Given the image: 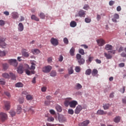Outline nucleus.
I'll return each mask as SVG.
<instances>
[{
  "mask_svg": "<svg viewBox=\"0 0 126 126\" xmlns=\"http://www.w3.org/2000/svg\"><path fill=\"white\" fill-rule=\"evenodd\" d=\"M76 59L78 61V63L79 65H81L82 64H84L85 63V60L83 58H81V55L79 54H77L76 55Z\"/></svg>",
  "mask_w": 126,
  "mask_h": 126,
  "instance_id": "f257e3e1",
  "label": "nucleus"
},
{
  "mask_svg": "<svg viewBox=\"0 0 126 126\" xmlns=\"http://www.w3.org/2000/svg\"><path fill=\"white\" fill-rule=\"evenodd\" d=\"M5 40H6V38L0 36V46L1 48L3 49H5L6 48V43H5Z\"/></svg>",
  "mask_w": 126,
  "mask_h": 126,
  "instance_id": "f03ea898",
  "label": "nucleus"
},
{
  "mask_svg": "<svg viewBox=\"0 0 126 126\" xmlns=\"http://www.w3.org/2000/svg\"><path fill=\"white\" fill-rule=\"evenodd\" d=\"M8 63L10 64V65H13L14 67H16L18 64L17 60L16 59H10L8 60Z\"/></svg>",
  "mask_w": 126,
  "mask_h": 126,
  "instance_id": "7ed1b4c3",
  "label": "nucleus"
},
{
  "mask_svg": "<svg viewBox=\"0 0 126 126\" xmlns=\"http://www.w3.org/2000/svg\"><path fill=\"white\" fill-rule=\"evenodd\" d=\"M7 120V114L0 112V121H1L2 122H5V121H6Z\"/></svg>",
  "mask_w": 126,
  "mask_h": 126,
  "instance_id": "20e7f679",
  "label": "nucleus"
},
{
  "mask_svg": "<svg viewBox=\"0 0 126 126\" xmlns=\"http://www.w3.org/2000/svg\"><path fill=\"white\" fill-rule=\"evenodd\" d=\"M24 70H25V67L22 65H20L17 68V71L19 74H22Z\"/></svg>",
  "mask_w": 126,
  "mask_h": 126,
  "instance_id": "39448f33",
  "label": "nucleus"
},
{
  "mask_svg": "<svg viewBox=\"0 0 126 126\" xmlns=\"http://www.w3.org/2000/svg\"><path fill=\"white\" fill-rule=\"evenodd\" d=\"M52 70V66H46L43 68L42 71L45 73H49Z\"/></svg>",
  "mask_w": 126,
  "mask_h": 126,
  "instance_id": "423d86ee",
  "label": "nucleus"
},
{
  "mask_svg": "<svg viewBox=\"0 0 126 126\" xmlns=\"http://www.w3.org/2000/svg\"><path fill=\"white\" fill-rule=\"evenodd\" d=\"M82 110H83L82 106L80 105H78L75 110V114H76V115H78Z\"/></svg>",
  "mask_w": 126,
  "mask_h": 126,
  "instance_id": "0eeeda50",
  "label": "nucleus"
},
{
  "mask_svg": "<svg viewBox=\"0 0 126 126\" xmlns=\"http://www.w3.org/2000/svg\"><path fill=\"white\" fill-rule=\"evenodd\" d=\"M51 43L53 45V46H58L59 45V40L55 38H52L50 40Z\"/></svg>",
  "mask_w": 126,
  "mask_h": 126,
  "instance_id": "6e6552de",
  "label": "nucleus"
},
{
  "mask_svg": "<svg viewBox=\"0 0 126 126\" xmlns=\"http://www.w3.org/2000/svg\"><path fill=\"white\" fill-rule=\"evenodd\" d=\"M78 104V102L76 100H72L70 101V107L74 109Z\"/></svg>",
  "mask_w": 126,
  "mask_h": 126,
  "instance_id": "1a4fd4ad",
  "label": "nucleus"
},
{
  "mask_svg": "<svg viewBox=\"0 0 126 126\" xmlns=\"http://www.w3.org/2000/svg\"><path fill=\"white\" fill-rule=\"evenodd\" d=\"M117 19H120V15L118 14L115 13L114 14L113 18H112V20L113 22L115 23H117Z\"/></svg>",
  "mask_w": 126,
  "mask_h": 126,
  "instance_id": "9d476101",
  "label": "nucleus"
},
{
  "mask_svg": "<svg viewBox=\"0 0 126 126\" xmlns=\"http://www.w3.org/2000/svg\"><path fill=\"white\" fill-rule=\"evenodd\" d=\"M96 42L98 45L99 46H104V45H105V40L103 39H97L96 40Z\"/></svg>",
  "mask_w": 126,
  "mask_h": 126,
  "instance_id": "9b49d317",
  "label": "nucleus"
},
{
  "mask_svg": "<svg viewBox=\"0 0 126 126\" xmlns=\"http://www.w3.org/2000/svg\"><path fill=\"white\" fill-rule=\"evenodd\" d=\"M96 115H99L100 116H103L104 115H107V112L101 110V109H99L98 110L97 112H96Z\"/></svg>",
  "mask_w": 126,
  "mask_h": 126,
  "instance_id": "f8f14e48",
  "label": "nucleus"
},
{
  "mask_svg": "<svg viewBox=\"0 0 126 126\" xmlns=\"http://www.w3.org/2000/svg\"><path fill=\"white\" fill-rule=\"evenodd\" d=\"M86 11L84 10H81L79 11L78 12V15L80 17H85V16L86 15Z\"/></svg>",
  "mask_w": 126,
  "mask_h": 126,
  "instance_id": "ddd939ff",
  "label": "nucleus"
},
{
  "mask_svg": "<svg viewBox=\"0 0 126 126\" xmlns=\"http://www.w3.org/2000/svg\"><path fill=\"white\" fill-rule=\"evenodd\" d=\"M90 122L89 120H86L82 123H80L78 124L79 126H87L89 125Z\"/></svg>",
  "mask_w": 126,
  "mask_h": 126,
  "instance_id": "4468645a",
  "label": "nucleus"
},
{
  "mask_svg": "<svg viewBox=\"0 0 126 126\" xmlns=\"http://www.w3.org/2000/svg\"><path fill=\"white\" fill-rule=\"evenodd\" d=\"M19 32H22L23 30H24V26H23V24L22 23H20L18 25V28Z\"/></svg>",
  "mask_w": 126,
  "mask_h": 126,
  "instance_id": "2eb2a0df",
  "label": "nucleus"
},
{
  "mask_svg": "<svg viewBox=\"0 0 126 126\" xmlns=\"http://www.w3.org/2000/svg\"><path fill=\"white\" fill-rule=\"evenodd\" d=\"M104 56L106 58L107 60H111V59L113 58V56L109 53V51L108 52V53H104Z\"/></svg>",
  "mask_w": 126,
  "mask_h": 126,
  "instance_id": "dca6fc26",
  "label": "nucleus"
},
{
  "mask_svg": "<svg viewBox=\"0 0 126 126\" xmlns=\"http://www.w3.org/2000/svg\"><path fill=\"white\" fill-rule=\"evenodd\" d=\"M5 110H9L10 109V102L9 101L5 102Z\"/></svg>",
  "mask_w": 126,
  "mask_h": 126,
  "instance_id": "f3484780",
  "label": "nucleus"
},
{
  "mask_svg": "<svg viewBox=\"0 0 126 126\" xmlns=\"http://www.w3.org/2000/svg\"><path fill=\"white\" fill-rule=\"evenodd\" d=\"M121 119L122 118L120 116H116L114 119V122L116 124H118V123H120L121 122Z\"/></svg>",
  "mask_w": 126,
  "mask_h": 126,
  "instance_id": "a211bd4d",
  "label": "nucleus"
},
{
  "mask_svg": "<svg viewBox=\"0 0 126 126\" xmlns=\"http://www.w3.org/2000/svg\"><path fill=\"white\" fill-rule=\"evenodd\" d=\"M32 52L33 55H39L40 54V50L38 49H32Z\"/></svg>",
  "mask_w": 126,
  "mask_h": 126,
  "instance_id": "6ab92c4d",
  "label": "nucleus"
},
{
  "mask_svg": "<svg viewBox=\"0 0 126 126\" xmlns=\"http://www.w3.org/2000/svg\"><path fill=\"white\" fill-rule=\"evenodd\" d=\"M12 17L14 19H16V18H18V13L16 12H13L12 13Z\"/></svg>",
  "mask_w": 126,
  "mask_h": 126,
  "instance_id": "aec40b11",
  "label": "nucleus"
},
{
  "mask_svg": "<svg viewBox=\"0 0 126 126\" xmlns=\"http://www.w3.org/2000/svg\"><path fill=\"white\" fill-rule=\"evenodd\" d=\"M105 50L109 51L110 50H113V46L110 44H106L105 47Z\"/></svg>",
  "mask_w": 126,
  "mask_h": 126,
  "instance_id": "412c9836",
  "label": "nucleus"
},
{
  "mask_svg": "<svg viewBox=\"0 0 126 126\" xmlns=\"http://www.w3.org/2000/svg\"><path fill=\"white\" fill-rule=\"evenodd\" d=\"M10 77H11V79L13 80H16V76L15 74H13L12 72H10Z\"/></svg>",
  "mask_w": 126,
  "mask_h": 126,
  "instance_id": "4be33fe9",
  "label": "nucleus"
},
{
  "mask_svg": "<svg viewBox=\"0 0 126 126\" xmlns=\"http://www.w3.org/2000/svg\"><path fill=\"white\" fill-rule=\"evenodd\" d=\"M111 107L110 104H104L103 105V108L104 110H108V109Z\"/></svg>",
  "mask_w": 126,
  "mask_h": 126,
  "instance_id": "5701e85b",
  "label": "nucleus"
},
{
  "mask_svg": "<svg viewBox=\"0 0 126 126\" xmlns=\"http://www.w3.org/2000/svg\"><path fill=\"white\" fill-rule=\"evenodd\" d=\"M9 66L8 64L6 63L2 64V68L4 71L7 70Z\"/></svg>",
  "mask_w": 126,
  "mask_h": 126,
  "instance_id": "b1692460",
  "label": "nucleus"
},
{
  "mask_svg": "<svg viewBox=\"0 0 126 126\" xmlns=\"http://www.w3.org/2000/svg\"><path fill=\"white\" fill-rule=\"evenodd\" d=\"M2 77H3L4 78H10V76L9 75V74H8V73H3L2 74Z\"/></svg>",
  "mask_w": 126,
  "mask_h": 126,
  "instance_id": "393cba45",
  "label": "nucleus"
},
{
  "mask_svg": "<svg viewBox=\"0 0 126 126\" xmlns=\"http://www.w3.org/2000/svg\"><path fill=\"white\" fill-rule=\"evenodd\" d=\"M92 73V70L91 69L89 68L86 70L85 74L86 75H90Z\"/></svg>",
  "mask_w": 126,
  "mask_h": 126,
  "instance_id": "a878e982",
  "label": "nucleus"
},
{
  "mask_svg": "<svg viewBox=\"0 0 126 126\" xmlns=\"http://www.w3.org/2000/svg\"><path fill=\"white\" fill-rule=\"evenodd\" d=\"M93 76H95L96 74H98V70L94 69L92 72Z\"/></svg>",
  "mask_w": 126,
  "mask_h": 126,
  "instance_id": "bb28decb",
  "label": "nucleus"
},
{
  "mask_svg": "<svg viewBox=\"0 0 126 126\" xmlns=\"http://www.w3.org/2000/svg\"><path fill=\"white\" fill-rule=\"evenodd\" d=\"M77 25L76 22L74 21H72L70 23V27H75Z\"/></svg>",
  "mask_w": 126,
  "mask_h": 126,
  "instance_id": "cd10ccee",
  "label": "nucleus"
},
{
  "mask_svg": "<svg viewBox=\"0 0 126 126\" xmlns=\"http://www.w3.org/2000/svg\"><path fill=\"white\" fill-rule=\"evenodd\" d=\"M22 110V108H21V105H18L17 108V114H20L21 113Z\"/></svg>",
  "mask_w": 126,
  "mask_h": 126,
  "instance_id": "c85d7f7f",
  "label": "nucleus"
},
{
  "mask_svg": "<svg viewBox=\"0 0 126 126\" xmlns=\"http://www.w3.org/2000/svg\"><path fill=\"white\" fill-rule=\"evenodd\" d=\"M31 19L35 20V21H39V19L35 15H32L31 16Z\"/></svg>",
  "mask_w": 126,
  "mask_h": 126,
  "instance_id": "c756f323",
  "label": "nucleus"
},
{
  "mask_svg": "<svg viewBox=\"0 0 126 126\" xmlns=\"http://www.w3.org/2000/svg\"><path fill=\"white\" fill-rule=\"evenodd\" d=\"M55 108L57 112H62V111H63V109L62 108V107L60 105H57Z\"/></svg>",
  "mask_w": 126,
  "mask_h": 126,
  "instance_id": "7c9ffc66",
  "label": "nucleus"
},
{
  "mask_svg": "<svg viewBox=\"0 0 126 126\" xmlns=\"http://www.w3.org/2000/svg\"><path fill=\"white\" fill-rule=\"evenodd\" d=\"M50 76L52 77H55V76H57V72L55 70H53L50 72Z\"/></svg>",
  "mask_w": 126,
  "mask_h": 126,
  "instance_id": "2f4dec72",
  "label": "nucleus"
},
{
  "mask_svg": "<svg viewBox=\"0 0 126 126\" xmlns=\"http://www.w3.org/2000/svg\"><path fill=\"white\" fill-rule=\"evenodd\" d=\"M74 52H75V49H74L73 47H72L69 51L71 56H74Z\"/></svg>",
  "mask_w": 126,
  "mask_h": 126,
  "instance_id": "473e14b6",
  "label": "nucleus"
},
{
  "mask_svg": "<svg viewBox=\"0 0 126 126\" xmlns=\"http://www.w3.org/2000/svg\"><path fill=\"white\" fill-rule=\"evenodd\" d=\"M15 87L21 88L23 87V84L21 82L17 83L15 84Z\"/></svg>",
  "mask_w": 126,
  "mask_h": 126,
  "instance_id": "72a5a7b5",
  "label": "nucleus"
},
{
  "mask_svg": "<svg viewBox=\"0 0 126 126\" xmlns=\"http://www.w3.org/2000/svg\"><path fill=\"white\" fill-rule=\"evenodd\" d=\"M68 71L69 74H72L73 73V68L72 66H70L69 68H68Z\"/></svg>",
  "mask_w": 126,
  "mask_h": 126,
  "instance_id": "f704fd0d",
  "label": "nucleus"
},
{
  "mask_svg": "<svg viewBox=\"0 0 126 126\" xmlns=\"http://www.w3.org/2000/svg\"><path fill=\"white\" fill-rule=\"evenodd\" d=\"M22 56L26 58H28L29 57V53L26 51H24L22 52Z\"/></svg>",
  "mask_w": 126,
  "mask_h": 126,
  "instance_id": "c9c22d12",
  "label": "nucleus"
},
{
  "mask_svg": "<svg viewBox=\"0 0 126 126\" xmlns=\"http://www.w3.org/2000/svg\"><path fill=\"white\" fill-rule=\"evenodd\" d=\"M75 70L76 72H80V70H81V68L79 66H76L75 68Z\"/></svg>",
  "mask_w": 126,
  "mask_h": 126,
  "instance_id": "e433bc0d",
  "label": "nucleus"
},
{
  "mask_svg": "<svg viewBox=\"0 0 126 126\" xmlns=\"http://www.w3.org/2000/svg\"><path fill=\"white\" fill-rule=\"evenodd\" d=\"M70 101L68 100H65L64 102V105L65 106V107H68V106H70Z\"/></svg>",
  "mask_w": 126,
  "mask_h": 126,
  "instance_id": "4c0bfd02",
  "label": "nucleus"
},
{
  "mask_svg": "<svg viewBox=\"0 0 126 126\" xmlns=\"http://www.w3.org/2000/svg\"><path fill=\"white\" fill-rule=\"evenodd\" d=\"M47 121L48 122H54L55 121V118L52 116H50L48 117Z\"/></svg>",
  "mask_w": 126,
  "mask_h": 126,
  "instance_id": "58836bf2",
  "label": "nucleus"
},
{
  "mask_svg": "<svg viewBox=\"0 0 126 126\" xmlns=\"http://www.w3.org/2000/svg\"><path fill=\"white\" fill-rule=\"evenodd\" d=\"M81 88H82V86L81 85H80V84L79 83H77L76 85V89H81Z\"/></svg>",
  "mask_w": 126,
  "mask_h": 126,
  "instance_id": "ea45409f",
  "label": "nucleus"
},
{
  "mask_svg": "<svg viewBox=\"0 0 126 126\" xmlns=\"http://www.w3.org/2000/svg\"><path fill=\"white\" fill-rule=\"evenodd\" d=\"M26 99L28 100H32L33 97L31 95H27Z\"/></svg>",
  "mask_w": 126,
  "mask_h": 126,
  "instance_id": "a19ab883",
  "label": "nucleus"
},
{
  "mask_svg": "<svg viewBox=\"0 0 126 126\" xmlns=\"http://www.w3.org/2000/svg\"><path fill=\"white\" fill-rule=\"evenodd\" d=\"M39 16L41 19H44L45 17V14H44L43 13H40Z\"/></svg>",
  "mask_w": 126,
  "mask_h": 126,
  "instance_id": "79ce46f5",
  "label": "nucleus"
},
{
  "mask_svg": "<svg viewBox=\"0 0 126 126\" xmlns=\"http://www.w3.org/2000/svg\"><path fill=\"white\" fill-rule=\"evenodd\" d=\"M85 21L86 23H90V22H91V18H86L85 19Z\"/></svg>",
  "mask_w": 126,
  "mask_h": 126,
  "instance_id": "37998d69",
  "label": "nucleus"
},
{
  "mask_svg": "<svg viewBox=\"0 0 126 126\" xmlns=\"http://www.w3.org/2000/svg\"><path fill=\"white\" fill-rule=\"evenodd\" d=\"M59 121L60 122V123H63L64 122H65V118H62V117H60L59 118Z\"/></svg>",
  "mask_w": 126,
  "mask_h": 126,
  "instance_id": "c03bdc74",
  "label": "nucleus"
},
{
  "mask_svg": "<svg viewBox=\"0 0 126 126\" xmlns=\"http://www.w3.org/2000/svg\"><path fill=\"white\" fill-rule=\"evenodd\" d=\"M6 54L4 51H0V57H4Z\"/></svg>",
  "mask_w": 126,
  "mask_h": 126,
  "instance_id": "a18cd8bd",
  "label": "nucleus"
},
{
  "mask_svg": "<svg viewBox=\"0 0 126 126\" xmlns=\"http://www.w3.org/2000/svg\"><path fill=\"white\" fill-rule=\"evenodd\" d=\"M74 113V111L73 109H70L68 110V114H69V115H73Z\"/></svg>",
  "mask_w": 126,
  "mask_h": 126,
  "instance_id": "49530a36",
  "label": "nucleus"
},
{
  "mask_svg": "<svg viewBox=\"0 0 126 126\" xmlns=\"http://www.w3.org/2000/svg\"><path fill=\"white\" fill-rule=\"evenodd\" d=\"M19 102L20 104H23L24 103V98L23 97L20 98L19 99Z\"/></svg>",
  "mask_w": 126,
  "mask_h": 126,
  "instance_id": "de8ad7c7",
  "label": "nucleus"
},
{
  "mask_svg": "<svg viewBox=\"0 0 126 126\" xmlns=\"http://www.w3.org/2000/svg\"><path fill=\"white\" fill-rule=\"evenodd\" d=\"M16 113L13 110H11L10 111V115H11V117H14L15 116Z\"/></svg>",
  "mask_w": 126,
  "mask_h": 126,
  "instance_id": "09e8293b",
  "label": "nucleus"
},
{
  "mask_svg": "<svg viewBox=\"0 0 126 126\" xmlns=\"http://www.w3.org/2000/svg\"><path fill=\"white\" fill-rule=\"evenodd\" d=\"M79 54H81V55H82L83 56V55H84V54H85L84 53V50H83L82 49H79Z\"/></svg>",
  "mask_w": 126,
  "mask_h": 126,
  "instance_id": "8fccbe9b",
  "label": "nucleus"
},
{
  "mask_svg": "<svg viewBox=\"0 0 126 126\" xmlns=\"http://www.w3.org/2000/svg\"><path fill=\"white\" fill-rule=\"evenodd\" d=\"M63 42L64 44H66V45H68V39L67 38L65 37L63 38Z\"/></svg>",
  "mask_w": 126,
  "mask_h": 126,
  "instance_id": "3c124183",
  "label": "nucleus"
},
{
  "mask_svg": "<svg viewBox=\"0 0 126 126\" xmlns=\"http://www.w3.org/2000/svg\"><path fill=\"white\" fill-rule=\"evenodd\" d=\"M28 112H30V113H31V114H34L35 113V111L34 110H33L32 108H30L28 110Z\"/></svg>",
  "mask_w": 126,
  "mask_h": 126,
  "instance_id": "603ef678",
  "label": "nucleus"
},
{
  "mask_svg": "<svg viewBox=\"0 0 126 126\" xmlns=\"http://www.w3.org/2000/svg\"><path fill=\"white\" fill-rule=\"evenodd\" d=\"M44 104L45 105H46V106H49V105L50 104H51V101L50 100H46L44 102Z\"/></svg>",
  "mask_w": 126,
  "mask_h": 126,
  "instance_id": "864d4df0",
  "label": "nucleus"
},
{
  "mask_svg": "<svg viewBox=\"0 0 126 126\" xmlns=\"http://www.w3.org/2000/svg\"><path fill=\"white\" fill-rule=\"evenodd\" d=\"M109 5H110V6L114 5V4H115V1H113V0L110 1L109 2Z\"/></svg>",
  "mask_w": 126,
  "mask_h": 126,
  "instance_id": "5fc2aeb1",
  "label": "nucleus"
},
{
  "mask_svg": "<svg viewBox=\"0 0 126 126\" xmlns=\"http://www.w3.org/2000/svg\"><path fill=\"white\" fill-rule=\"evenodd\" d=\"M41 91H42V92H46V91H47V87H42Z\"/></svg>",
  "mask_w": 126,
  "mask_h": 126,
  "instance_id": "6e6d98bb",
  "label": "nucleus"
},
{
  "mask_svg": "<svg viewBox=\"0 0 126 126\" xmlns=\"http://www.w3.org/2000/svg\"><path fill=\"white\" fill-rule=\"evenodd\" d=\"M5 23H4V21L2 20H0V26H3V25H4Z\"/></svg>",
  "mask_w": 126,
  "mask_h": 126,
  "instance_id": "4d7b16f0",
  "label": "nucleus"
},
{
  "mask_svg": "<svg viewBox=\"0 0 126 126\" xmlns=\"http://www.w3.org/2000/svg\"><path fill=\"white\" fill-rule=\"evenodd\" d=\"M84 9L87 10V9H89V5L88 4H85L83 7Z\"/></svg>",
  "mask_w": 126,
  "mask_h": 126,
  "instance_id": "13d9d810",
  "label": "nucleus"
},
{
  "mask_svg": "<svg viewBox=\"0 0 126 126\" xmlns=\"http://www.w3.org/2000/svg\"><path fill=\"white\" fill-rule=\"evenodd\" d=\"M25 70H26V74H27L28 75H30V74H31V72H30L29 70H28L27 69H25Z\"/></svg>",
  "mask_w": 126,
  "mask_h": 126,
  "instance_id": "bf43d9fd",
  "label": "nucleus"
},
{
  "mask_svg": "<svg viewBox=\"0 0 126 126\" xmlns=\"http://www.w3.org/2000/svg\"><path fill=\"white\" fill-rule=\"evenodd\" d=\"M50 113L51 114V115H55L56 114V112L53 109H51L50 110Z\"/></svg>",
  "mask_w": 126,
  "mask_h": 126,
  "instance_id": "052dcab7",
  "label": "nucleus"
},
{
  "mask_svg": "<svg viewBox=\"0 0 126 126\" xmlns=\"http://www.w3.org/2000/svg\"><path fill=\"white\" fill-rule=\"evenodd\" d=\"M81 47H83L84 49H88V46L86 44H82Z\"/></svg>",
  "mask_w": 126,
  "mask_h": 126,
  "instance_id": "680f3d73",
  "label": "nucleus"
},
{
  "mask_svg": "<svg viewBox=\"0 0 126 126\" xmlns=\"http://www.w3.org/2000/svg\"><path fill=\"white\" fill-rule=\"evenodd\" d=\"M121 56L123 58H126V53L125 52H123L121 54Z\"/></svg>",
  "mask_w": 126,
  "mask_h": 126,
  "instance_id": "e2e57ef3",
  "label": "nucleus"
},
{
  "mask_svg": "<svg viewBox=\"0 0 126 126\" xmlns=\"http://www.w3.org/2000/svg\"><path fill=\"white\" fill-rule=\"evenodd\" d=\"M63 56L61 55L59 58V62H63Z\"/></svg>",
  "mask_w": 126,
  "mask_h": 126,
  "instance_id": "0e129e2a",
  "label": "nucleus"
},
{
  "mask_svg": "<svg viewBox=\"0 0 126 126\" xmlns=\"http://www.w3.org/2000/svg\"><path fill=\"white\" fill-rule=\"evenodd\" d=\"M96 19H97V21H99V20H100V19H101V15L97 14L96 16Z\"/></svg>",
  "mask_w": 126,
  "mask_h": 126,
  "instance_id": "69168bd1",
  "label": "nucleus"
},
{
  "mask_svg": "<svg viewBox=\"0 0 126 126\" xmlns=\"http://www.w3.org/2000/svg\"><path fill=\"white\" fill-rule=\"evenodd\" d=\"M122 102L123 104H126V97L122 99Z\"/></svg>",
  "mask_w": 126,
  "mask_h": 126,
  "instance_id": "338daca9",
  "label": "nucleus"
},
{
  "mask_svg": "<svg viewBox=\"0 0 126 126\" xmlns=\"http://www.w3.org/2000/svg\"><path fill=\"white\" fill-rule=\"evenodd\" d=\"M47 100H52V96L51 95H48L46 97Z\"/></svg>",
  "mask_w": 126,
  "mask_h": 126,
  "instance_id": "774afa93",
  "label": "nucleus"
}]
</instances>
